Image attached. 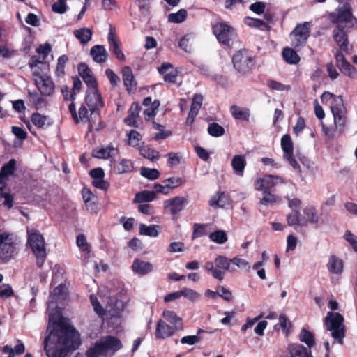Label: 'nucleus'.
<instances>
[{"label":"nucleus","instance_id":"nucleus-1","mask_svg":"<svg viewBox=\"0 0 357 357\" xmlns=\"http://www.w3.org/2000/svg\"><path fill=\"white\" fill-rule=\"evenodd\" d=\"M43 344L48 357H66L80 344L79 335L60 314L50 313Z\"/></svg>","mask_w":357,"mask_h":357},{"label":"nucleus","instance_id":"nucleus-2","mask_svg":"<svg viewBox=\"0 0 357 357\" xmlns=\"http://www.w3.org/2000/svg\"><path fill=\"white\" fill-rule=\"evenodd\" d=\"M100 301L95 295H91L90 301L95 312L102 318L119 317L123 311V302L114 298L111 292L103 294L102 290L98 292Z\"/></svg>","mask_w":357,"mask_h":357},{"label":"nucleus","instance_id":"nucleus-3","mask_svg":"<svg viewBox=\"0 0 357 357\" xmlns=\"http://www.w3.org/2000/svg\"><path fill=\"white\" fill-rule=\"evenodd\" d=\"M321 100L323 104L330 106L335 126L340 132H342L347 122V109L342 97L325 91L321 96Z\"/></svg>","mask_w":357,"mask_h":357},{"label":"nucleus","instance_id":"nucleus-4","mask_svg":"<svg viewBox=\"0 0 357 357\" xmlns=\"http://www.w3.org/2000/svg\"><path fill=\"white\" fill-rule=\"evenodd\" d=\"M121 341L113 335L100 338L86 351L87 357H112L122 348Z\"/></svg>","mask_w":357,"mask_h":357},{"label":"nucleus","instance_id":"nucleus-5","mask_svg":"<svg viewBox=\"0 0 357 357\" xmlns=\"http://www.w3.org/2000/svg\"><path fill=\"white\" fill-rule=\"evenodd\" d=\"M330 20L335 23L337 27L350 29L357 24V18L352 14V8L349 3L345 2L329 15Z\"/></svg>","mask_w":357,"mask_h":357},{"label":"nucleus","instance_id":"nucleus-6","mask_svg":"<svg viewBox=\"0 0 357 357\" xmlns=\"http://www.w3.org/2000/svg\"><path fill=\"white\" fill-rule=\"evenodd\" d=\"M204 269L206 271L215 279L222 280L225 277V273L221 269L227 271L230 273L236 271V268L231 266V259H229L222 255H218L215 258L214 263L206 261Z\"/></svg>","mask_w":357,"mask_h":357},{"label":"nucleus","instance_id":"nucleus-7","mask_svg":"<svg viewBox=\"0 0 357 357\" xmlns=\"http://www.w3.org/2000/svg\"><path fill=\"white\" fill-rule=\"evenodd\" d=\"M344 318L337 312H328L325 318L326 328L331 331V336L340 344H342L345 335Z\"/></svg>","mask_w":357,"mask_h":357},{"label":"nucleus","instance_id":"nucleus-8","mask_svg":"<svg viewBox=\"0 0 357 357\" xmlns=\"http://www.w3.org/2000/svg\"><path fill=\"white\" fill-rule=\"evenodd\" d=\"M28 244L36 257L37 266L41 268L47 256L43 236L36 231H28Z\"/></svg>","mask_w":357,"mask_h":357},{"label":"nucleus","instance_id":"nucleus-9","mask_svg":"<svg viewBox=\"0 0 357 357\" xmlns=\"http://www.w3.org/2000/svg\"><path fill=\"white\" fill-rule=\"evenodd\" d=\"M15 241L12 234L0 230V261L7 262L15 255Z\"/></svg>","mask_w":357,"mask_h":357},{"label":"nucleus","instance_id":"nucleus-10","mask_svg":"<svg viewBox=\"0 0 357 357\" xmlns=\"http://www.w3.org/2000/svg\"><path fill=\"white\" fill-rule=\"evenodd\" d=\"M232 61L235 69L241 74L249 73L254 66L253 58L246 51L238 52Z\"/></svg>","mask_w":357,"mask_h":357},{"label":"nucleus","instance_id":"nucleus-11","mask_svg":"<svg viewBox=\"0 0 357 357\" xmlns=\"http://www.w3.org/2000/svg\"><path fill=\"white\" fill-rule=\"evenodd\" d=\"M213 32L220 43L227 45H229L230 41L233 40L236 37L234 29L224 22L214 24L213 26Z\"/></svg>","mask_w":357,"mask_h":357},{"label":"nucleus","instance_id":"nucleus-12","mask_svg":"<svg viewBox=\"0 0 357 357\" xmlns=\"http://www.w3.org/2000/svg\"><path fill=\"white\" fill-rule=\"evenodd\" d=\"M85 102L87 105L91 114H93L96 110L99 109L103 106V100L101 93L98 89L97 86L87 88Z\"/></svg>","mask_w":357,"mask_h":357},{"label":"nucleus","instance_id":"nucleus-13","mask_svg":"<svg viewBox=\"0 0 357 357\" xmlns=\"http://www.w3.org/2000/svg\"><path fill=\"white\" fill-rule=\"evenodd\" d=\"M284 183L282 178L278 176L266 175L255 181V189L258 191H271L278 184Z\"/></svg>","mask_w":357,"mask_h":357},{"label":"nucleus","instance_id":"nucleus-14","mask_svg":"<svg viewBox=\"0 0 357 357\" xmlns=\"http://www.w3.org/2000/svg\"><path fill=\"white\" fill-rule=\"evenodd\" d=\"M310 24L308 22L298 24L291 33V36L294 38V45L295 47H298L305 44L310 36Z\"/></svg>","mask_w":357,"mask_h":357},{"label":"nucleus","instance_id":"nucleus-15","mask_svg":"<svg viewBox=\"0 0 357 357\" xmlns=\"http://www.w3.org/2000/svg\"><path fill=\"white\" fill-rule=\"evenodd\" d=\"M281 147L283 151V157L289 164L296 170L300 169V166L293 158V142L289 135H284L281 139Z\"/></svg>","mask_w":357,"mask_h":357},{"label":"nucleus","instance_id":"nucleus-16","mask_svg":"<svg viewBox=\"0 0 357 357\" xmlns=\"http://www.w3.org/2000/svg\"><path fill=\"white\" fill-rule=\"evenodd\" d=\"M187 204L188 200L186 198L181 196H176L165 200L163 202V208L172 215H176L184 209Z\"/></svg>","mask_w":357,"mask_h":357},{"label":"nucleus","instance_id":"nucleus-17","mask_svg":"<svg viewBox=\"0 0 357 357\" xmlns=\"http://www.w3.org/2000/svg\"><path fill=\"white\" fill-rule=\"evenodd\" d=\"M109 50L115 55L120 61L126 60L125 55L121 50V43L116 36L115 28L109 25V31L107 36Z\"/></svg>","mask_w":357,"mask_h":357},{"label":"nucleus","instance_id":"nucleus-18","mask_svg":"<svg viewBox=\"0 0 357 357\" xmlns=\"http://www.w3.org/2000/svg\"><path fill=\"white\" fill-rule=\"evenodd\" d=\"M35 84L40 91V94L45 96H50L54 92L55 85L52 79L47 75L40 77L36 80Z\"/></svg>","mask_w":357,"mask_h":357},{"label":"nucleus","instance_id":"nucleus-19","mask_svg":"<svg viewBox=\"0 0 357 357\" xmlns=\"http://www.w3.org/2000/svg\"><path fill=\"white\" fill-rule=\"evenodd\" d=\"M178 330V326H172L167 324L165 321L160 319L156 326L155 337L158 339L167 338Z\"/></svg>","mask_w":357,"mask_h":357},{"label":"nucleus","instance_id":"nucleus-20","mask_svg":"<svg viewBox=\"0 0 357 357\" xmlns=\"http://www.w3.org/2000/svg\"><path fill=\"white\" fill-rule=\"evenodd\" d=\"M119 154V149L114 147L112 144L106 146H100L95 149L92 152V155L99 159H113Z\"/></svg>","mask_w":357,"mask_h":357},{"label":"nucleus","instance_id":"nucleus-21","mask_svg":"<svg viewBox=\"0 0 357 357\" xmlns=\"http://www.w3.org/2000/svg\"><path fill=\"white\" fill-rule=\"evenodd\" d=\"M78 72L84 83L86 84L87 88L98 86L97 80L94 77L92 70L86 63H81L78 65Z\"/></svg>","mask_w":357,"mask_h":357},{"label":"nucleus","instance_id":"nucleus-22","mask_svg":"<svg viewBox=\"0 0 357 357\" xmlns=\"http://www.w3.org/2000/svg\"><path fill=\"white\" fill-rule=\"evenodd\" d=\"M131 268L134 273L144 275L152 272L153 265L151 262L135 259L132 262Z\"/></svg>","mask_w":357,"mask_h":357},{"label":"nucleus","instance_id":"nucleus-23","mask_svg":"<svg viewBox=\"0 0 357 357\" xmlns=\"http://www.w3.org/2000/svg\"><path fill=\"white\" fill-rule=\"evenodd\" d=\"M345 29V27L336 26L333 30V38L341 50L347 52L348 50V39Z\"/></svg>","mask_w":357,"mask_h":357},{"label":"nucleus","instance_id":"nucleus-24","mask_svg":"<svg viewBox=\"0 0 357 357\" xmlns=\"http://www.w3.org/2000/svg\"><path fill=\"white\" fill-rule=\"evenodd\" d=\"M140 109L141 108L138 102H133L131 105L128 112V116L124 119V122L128 126L138 127V117Z\"/></svg>","mask_w":357,"mask_h":357},{"label":"nucleus","instance_id":"nucleus-25","mask_svg":"<svg viewBox=\"0 0 357 357\" xmlns=\"http://www.w3.org/2000/svg\"><path fill=\"white\" fill-rule=\"evenodd\" d=\"M327 268L331 273L340 275L343 271V261L335 255H331L328 258Z\"/></svg>","mask_w":357,"mask_h":357},{"label":"nucleus","instance_id":"nucleus-26","mask_svg":"<svg viewBox=\"0 0 357 357\" xmlns=\"http://www.w3.org/2000/svg\"><path fill=\"white\" fill-rule=\"evenodd\" d=\"M90 54L93 60L98 63H104L107 59V52L103 45H96L93 46L90 51Z\"/></svg>","mask_w":357,"mask_h":357},{"label":"nucleus","instance_id":"nucleus-27","mask_svg":"<svg viewBox=\"0 0 357 357\" xmlns=\"http://www.w3.org/2000/svg\"><path fill=\"white\" fill-rule=\"evenodd\" d=\"M66 287L64 284H59L55 287L50 293V300L48 301L49 307L54 305L59 300H64L66 296Z\"/></svg>","mask_w":357,"mask_h":357},{"label":"nucleus","instance_id":"nucleus-28","mask_svg":"<svg viewBox=\"0 0 357 357\" xmlns=\"http://www.w3.org/2000/svg\"><path fill=\"white\" fill-rule=\"evenodd\" d=\"M16 167V161L11 159L9 162L1 167L0 170V185H6V181L8 176L12 175Z\"/></svg>","mask_w":357,"mask_h":357},{"label":"nucleus","instance_id":"nucleus-29","mask_svg":"<svg viewBox=\"0 0 357 357\" xmlns=\"http://www.w3.org/2000/svg\"><path fill=\"white\" fill-rule=\"evenodd\" d=\"M231 167L234 173L239 176H243L244 174V169L246 166V160L243 155H236L231 160Z\"/></svg>","mask_w":357,"mask_h":357},{"label":"nucleus","instance_id":"nucleus-30","mask_svg":"<svg viewBox=\"0 0 357 357\" xmlns=\"http://www.w3.org/2000/svg\"><path fill=\"white\" fill-rule=\"evenodd\" d=\"M229 203L227 195L223 192H218L209 200V205L214 208H222Z\"/></svg>","mask_w":357,"mask_h":357},{"label":"nucleus","instance_id":"nucleus-31","mask_svg":"<svg viewBox=\"0 0 357 357\" xmlns=\"http://www.w3.org/2000/svg\"><path fill=\"white\" fill-rule=\"evenodd\" d=\"M73 34L81 44L86 45L91 40L93 31L89 28L83 27L75 30Z\"/></svg>","mask_w":357,"mask_h":357},{"label":"nucleus","instance_id":"nucleus-32","mask_svg":"<svg viewBox=\"0 0 357 357\" xmlns=\"http://www.w3.org/2000/svg\"><path fill=\"white\" fill-rule=\"evenodd\" d=\"M291 357H312L310 351L299 344H291L289 347Z\"/></svg>","mask_w":357,"mask_h":357},{"label":"nucleus","instance_id":"nucleus-33","mask_svg":"<svg viewBox=\"0 0 357 357\" xmlns=\"http://www.w3.org/2000/svg\"><path fill=\"white\" fill-rule=\"evenodd\" d=\"M232 116L235 119L249 121L250 110L248 108L241 107L237 105H232L230 108Z\"/></svg>","mask_w":357,"mask_h":357},{"label":"nucleus","instance_id":"nucleus-34","mask_svg":"<svg viewBox=\"0 0 357 357\" xmlns=\"http://www.w3.org/2000/svg\"><path fill=\"white\" fill-rule=\"evenodd\" d=\"M122 74L124 85L128 90H131L136 85L131 68L129 66L124 67L122 70Z\"/></svg>","mask_w":357,"mask_h":357},{"label":"nucleus","instance_id":"nucleus-35","mask_svg":"<svg viewBox=\"0 0 357 357\" xmlns=\"http://www.w3.org/2000/svg\"><path fill=\"white\" fill-rule=\"evenodd\" d=\"M304 220L307 223L317 224L319 220V215L316 208L312 206H306L303 209Z\"/></svg>","mask_w":357,"mask_h":357},{"label":"nucleus","instance_id":"nucleus-36","mask_svg":"<svg viewBox=\"0 0 357 357\" xmlns=\"http://www.w3.org/2000/svg\"><path fill=\"white\" fill-rule=\"evenodd\" d=\"M31 122L38 128H44L52 123L46 116L38 112L33 113L31 115Z\"/></svg>","mask_w":357,"mask_h":357},{"label":"nucleus","instance_id":"nucleus-37","mask_svg":"<svg viewBox=\"0 0 357 357\" xmlns=\"http://www.w3.org/2000/svg\"><path fill=\"white\" fill-rule=\"evenodd\" d=\"M155 197L154 191L143 190L135 195L134 202L136 203L149 202L153 201Z\"/></svg>","mask_w":357,"mask_h":357},{"label":"nucleus","instance_id":"nucleus-38","mask_svg":"<svg viewBox=\"0 0 357 357\" xmlns=\"http://www.w3.org/2000/svg\"><path fill=\"white\" fill-rule=\"evenodd\" d=\"M282 56L284 61L291 64H296L299 62L300 57L291 48L285 47L282 51Z\"/></svg>","mask_w":357,"mask_h":357},{"label":"nucleus","instance_id":"nucleus-39","mask_svg":"<svg viewBox=\"0 0 357 357\" xmlns=\"http://www.w3.org/2000/svg\"><path fill=\"white\" fill-rule=\"evenodd\" d=\"M287 222L289 225L294 226V225H300V226H306L307 221L304 219L300 218V213L298 211H293L291 213H289L287 216Z\"/></svg>","mask_w":357,"mask_h":357},{"label":"nucleus","instance_id":"nucleus-40","mask_svg":"<svg viewBox=\"0 0 357 357\" xmlns=\"http://www.w3.org/2000/svg\"><path fill=\"white\" fill-rule=\"evenodd\" d=\"M299 340L307 344L309 348L315 344L314 337L312 333L305 328H303L299 333Z\"/></svg>","mask_w":357,"mask_h":357},{"label":"nucleus","instance_id":"nucleus-41","mask_svg":"<svg viewBox=\"0 0 357 357\" xmlns=\"http://www.w3.org/2000/svg\"><path fill=\"white\" fill-rule=\"evenodd\" d=\"M158 226L155 225L146 226L144 224L139 225V234L150 237H157L158 236Z\"/></svg>","mask_w":357,"mask_h":357},{"label":"nucleus","instance_id":"nucleus-42","mask_svg":"<svg viewBox=\"0 0 357 357\" xmlns=\"http://www.w3.org/2000/svg\"><path fill=\"white\" fill-rule=\"evenodd\" d=\"M115 169L119 174L130 172L133 169V163L130 160L123 159L115 167Z\"/></svg>","mask_w":357,"mask_h":357},{"label":"nucleus","instance_id":"nucleus-43","mask_svg":"<svg viewBox=\"0 0 357 357\" xmlns=\"http://www.w3.org/2000/svg\"><path fill=\"white\" fill-rule=\"evenodd\" d=\"M280 198L276 195L270 192V191H263V197L259 201V204L261 205H272L279 202Z\"/></svg>","mask_w":357,"mask_h":357},{"label":"nucleus","instance_id":"nucleus-44","mask_svg":"<svg viewBox=\"0 0 357 357\" xmlns=\"http://www.w3.org/2000/svg\"><path fill=\"white\" fill-rule=\"evenodd\" d=\"M68 61V57L66 55H61L58 58L56 68L55 70V75L56 77H62L65 74V66Z\"/></svg>","mask_w":357,"mask_h":357},{"label":"nucleus","instance_id":"nucleus-45","mask_svg":"<svg viewBox=\"0 0 357 357\" xmlns=\"http://www.w3.org/2000/svg\"><path fill=\"white\" fill-rule=\"evenodd\" d=\"M139 152L142 156L151 160H154L159 158L158 151L149 146H142L140 149Z\"/></svg>","mask_w":357,"mask_h":357},{"label":"nucleus","instance_id":"nucleus-46","mask_svg":"<svg viewBox=\"0 0 357 357\" xmlns=\"http://www.w3.org/2000/svg\"><path fill=\"white\" fill-rule=\"evenodd\" d=\"M187 17V11L184 9H181L175 13H170L168 15V20L173 23H181Z\"/></svg>","mask_w":357,"mask_h":357},{"label":"nucleus","instance_id":"nucleus-47","mask_svg":"<svg viewBox=\"0 0 357 357\" xmlns=\"http://www.w3.org/2000/svg\"><path fill=\"white\" fill-rule=\"evenodd\" d=\"M208 132L210 135L214 137H219L224 135L225 129L217 123H212L208 125Z\"/></svg>","mask_w":357,"mask_h":357},{"label":"nucleus","instance_id":"nucleus-48","mask_svg":"<svg viewBox=\"0 0 357 357\" xmlns=\"http://www.w3.org/2000/svg\"><path fill=\"white\" fill-rule=\"evenodd\" d=\"M162 315L165 319L169 321L172 326H178L179 327V325L181 324V319L174 312L165 310Z\"/></svg>","mask_w":357,"mask_h":357},{"label":"nucleus","instance_id":"nucleus-49","mask_svg":"<svg viewBox=\"0 0 357 357\" xmlns=\"http://www.w3.org/2000/svg\"><path fill=\"white\" fill-rule=\"evenodd\" d=\"M209 238L216 243L222 244L227 241V236L224 231L218 230L212 232L209 236Z\"/></svg>","mask_w":357,"mask_h":357},{"label":"nucleus","instance_id":"nucleus-50","mask_svg":"<svg viewBox=\"0 0 357 357\" xmlns=\"http://www.w3.org/2000/svg\"><path fill=\"white\" fill-rule=\"evenodd\" d=\"M338 68L340 71L347 76L355 77L357 75L356 68L347 61L340 65Z\"/></svg>","mask_w":357,"mask_h":357},{"label":"nucleus","instance_id":"nucleus-51","mask_svg":"<svg viewBox=\"0 0 357 357\" xmlns=\"http://www.w3.org/2000/svg\"><path fill=\"white\" fill-rule=\"evenodd\" d=\"M5 185H1L0 186V197L3 199V205L8 208H11L13 204V197L9 192H5L3 191Z\"/></svg>","mask_w":357,"mask_h":357},{"label":"nucleus","instance_id":"nucleus-52","mask_svg":"<svg viewBox=\"0 0 357 357\" xmlns=\"http://www.w3.org/2000/svg\"><path fill=\"white\" fill-rule=\"evenodd\" d=\"M267 86L270 89L278 91H288L291 89L289 85H285L273 79L267 81Z\"/></svg>","mask_w":357,"mask_h":357},{"label":"nucleus","instance_id":"nucleus-53","mask_svg":"<svg viewBox=\"0 0 357 357\" xmlns=\"http://www.w3.org/2000/svg\"><path fill=\"white\" fill-rule=\"evenodd\" d=\"M142 176L150 180H155L160 176V172L156 169L142 167L140 169Z\"/></svg>","mask_w":357,"mask_h":357},{"label":"nucleus","instance_id":"nucleus-54","mask_svg":"<svg viewBox=\"0 0 357 357\" xmlns=\"http://www.w3.org/2000/svg\"><path fill=\"white\" fill-rule=\"evenodd\" d=\"M193 36L192 34H186L183 36L179 43V47L186 52H190L191 51V43Z\"/></svg>","mask_w":357,"mask_h":357},{"label":"nucleus","instance_id":"nucleus-55","mask_svg":"<svg viewBox=\"0 0 357 357\" xmlns=\"http://www.w3.org/2000/svg\"><path fill=\"white\" fill-rule=\"evenodd\" d=\"M128 137L129 145L136 147L139 145V142L142 140L141 135L136 130H132L129 133L127 134Z\"/></svg>","mask_w":357,"mask_h":357},{"label":"nucleus","instance_id":"nucleus-56","mask_svg":"<svg viewBox=\"0 0 357 357\" xmlns=\"http://www.w3.org/2000/svg\"><path fill=\"white\" fill-rule=\"evenodd\" d=\"M181 295L192 302L197 301L201 296L199 293L190 288H183L181 290Z\"/></svg>","mask_w":357,"mask_h":357},{"label":"nucleus","instance_id":"nucleus-57","mask_svg":"<svg viewBox=\"0 0 357 357\" xmlns=\"http://www.w3.org/2000/svg\"><path fill=\"white\" fill-rule=\"evenodd\" d=\"M231 266H236L242 270L249 271L250 266L247 260L238 257L231 259Z\"/></svg>","mask_w":357,"mask_h":357},{"label":"nucleus","instance_id":"nucleus-58","mask_svg":"<svg viewBox=\"0 0 357 357\" xmlns=\"http://www.w3.org/2000/svg\"><path fill=\"white\" fill-rule=\"evenodd\" d=\"M160 106V101L155 100L151 104V106L146 109L144 112L145 118L147 119H150L153 118L157 113L158 108Z\"/></svg>","mask_w":357,"mask_h":357},{"label":"nucleus","instance_id":"nucleus-59","mask_svg":"<svg viewBox=\"0 0 357 357\" xmlns=\"http://www.w3.org/2000/svg\"><path fill=\"white\" fill-rule=\"evenodd\" d=\"M66 1L67 0H57V1L52 6V11L59 14L66 13L68 9V6L66 3Z\"/></svg>","mask_w":357,"mask_h":357},{"label":"nucleus","instance_id":"nucleus-60","mask_svg":"<svg viewBox=\"0 0 357 357\" xmlns=\"http://www.w3.org/2000/svg\"><path fill=\"white\" fill-rule=\"evenodd\" d=\"M32 101L37 109H41L45 106V100L42 97L43 95H39L37 93H29Z\"/></svg>","mask_w":357,"mask_h":357},{"label":"nucleus","instance_id":"nucleus-61","mask_svg":"<svg viewBox=\"0 0 357 357\" xmlns=\"http://www.w3.org/2000/svg\"><path fill=\"white\" fill-rule=\"evenodd\" d=\"M162 183H166L169 189L171 190L181 185L183 180L179 177H171L164 180Z\"/></svg>","mask_w":357,"mask_h":357},{"label":"nucleus","instance_id":"nucleus-62","mask_svg":"<svg viewBox=\"0 0 357 357\" xmlns=\"http://www.w3.org/2000/svg\"><path fill=\"white\" fill-rule=\"evenodd\" d=\"M77 245L84 252H89V246L85 236L82 234L78 235L76 239Z\"/></svg>","mask_w":357,"mask_h":357},{"label":"nucleus","instance_id":"nucleus-63","mask_svg":"<svg viewBox=\"0 0 357 357\" xmlns=\"http://www.w3.org/2000/svg\"><path fill=\"white\" fill-rule=\"evenodd\" d=\"M344 239L351 245L353 249L357 252V236L350 231H347L344 235Z\"/></svg>","mask_w":357,"mask_h":357},{"label":"nucleus","instance_id":"nucleus-64","mask_svg":"<svg viewBox=\"0 0 357 357\" xmlns=\"http://www.w3.org/2000/svg\"><path fill=\"white\" fill-rule=\"evenodd\" d=\"M266 3L262 1L255 2L250 6V9L256 14L260 15L265 10Z\"/></svg>","mask_w":357,"mask_h":357}]
</instances>
